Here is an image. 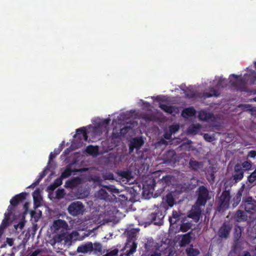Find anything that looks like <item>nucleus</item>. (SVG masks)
Here are the masks:
<instances>
[{"label":"nucleus","instance_id":"nucleus-1","mask_svg":"<svg viewBox=\"0 0 256 256\" xmlns=\"http://www.w3.org/2000/svg\"><path fill=\"white\" fill-rule=\"evenodd\" d=\"M110 121V118L106 119L95 118L92 120L94 126L90 125L76 130V134L74 136V140L72 147L76 148L80 146L84 141L87 140V134L94 139H99L102 135L106 136L108 133L107 127Z\"/></svg>","mask_w":256,"mask_h":256},{"label":"nucleus","instance_id":"nucleus-2","mask_svg":"<svg viewBox=\"0 0 256 256\" xmlns=\"http://www.w3.org/2000/svg\"><path fill=\"white\" fill-rule=\"evenodd\" d=\"M114 214L113 213L108 212L107 214H100L98 217H94L92 218H85L84 220L82 222V220H78L76 222L74 220L70 221V224L72 225V227L74 228L79 230H83L86 228H81V226H73L76 223V224L83 223L84 227L85 225H92L93 223H96L100 225L104 224L106 223L112 222L114 220Z\"/></svg>","mask_w":256,"mask_h":256},{"label":"nucleus","instance_id":"nucleus-3","mask_svg":"<svg viewBox=\"0 0 256 256\" xmlns=\"http://www.w3.org/2000/svg\"><path fill=\"white\" fill-rule=\"evenodd\" d=\"M208 192L205 187L202 186L198 188V198L188 216L192 218L195 222H198L201 214L200 206H204L206 200L209 199Z\"/></svg>","mask_w":256,"mask_h":256},{"label":"nucleus","instance_id":"nucleus-4","mask_svg":"<svg viewBox=\"0 0 256 256\" xmlns=\"http://www.w3.org/2000/svg\"><path fill=\"white\" fill-rule=\"evenodd\" d=\"M256 80V72L252 70H248V73L243 78L232 74L229 78L230 84L236 88L242 90V87L246 84H254Z\"/></svg>","mask_w":256,"mask_h":256},{"label":"nucleus","instance_id":"nucleus-5","mask_svg":"<svg viewBox=\"0 0 256 256\" xmlns=\"http://www.w3.org/2000/svg\"><path fill=\"white\" fill-rule=\"evenodd\" d=\"M68 230L69 226L65 220L61 219L54 220L50 226V230L54 234V244L62 242L63 238Z\"/></svg>","mask_w":256,"mask_h":256},{"label":"nucleus","instance_id":"nucleus-6","mask_svg":"<svg viewBox=\"0 0 256 256\" xmlns=\"http://www.w3.org/2000/svg\"><path fill=\"white\" fill-rule=\"evenodd\" d=\"M138 232L136 228H132L128 231V241L124 246L126 254L125 256H130L136 250L137 244L136 242V238Z\"/></svg>","mask_w":256,"mask_h":256},{"label":"nucleus","instance_id":"nucleus-7","mask_svg":"<svg viewBox=\"0 0 256 256\" xmlns=\"http://www.w3.org/2000/svg\"><path fill=\"white\" fill-rule=\"evenodd\" d=\"M210 92L204 93L205 97L209 98L212 96H218L220 88H223L226 86V80L219 76L216 77L215 79L212 82H210Z\"/></svg>","mask_w":256,"mask_h":256},{"label":"nucleus","instance_id":"nucleus-8","mask_svg":"<svg viewBox=\"0 0 256 256\" xmlns=\"http://www.w3.org/2000/svg\"><path fill=\"white\" fill-rule=\"evenodd\" d=\"M126 118L124 114H122L118 116V119L113 120L112 125L114 126L113 136L115 138L118 137L121 135L124 134L130 128V126H124L122 128V122H123Z\"/></svg>","mask_w":256,"mask_h":256},{"label":"nucleus","instance_id":"nucleus-9","mask_svg":"<svg viewBox=\"0 0 256 256\" xmlns=\"http://www.w3.org/2000/svg\"><path fill=\"white\" fill-rule=\"evenodd\" d=\"M68 213L74 216L82 215L85 212L84 205L79 201L71 203L68 208Z\"/></svg>","mask_w":256,"mask_h":256},{"label":"nucleus","instance_id":"nucleus-10","mask_svg":"<svg viewBox=\"0 0 256 256\" xmlns=\"http://www.w3.org/2000/svg\"><path fill=\"white\" fill-rule=\"evenodd\" d=\"M108 192L112 194H118L120 191L114 186L103 187L96 194V196L99 198L109 200Z\"/></svg>","mask_w":256,"mask_h":256},{"label":"nucleus","instance_id":"nucleus-11","mask_svg":"<svg viewBox=\"0 0 256 256\" xmlns=\"http://www.w3.org/2000/svg\"><path fill=\"white\" fill-rule=\"evenodd\" d=\"M192 238L190 234L178 235L174 240V246L176 247H184L189 244Z\"/></svg>","mask_w":256,"mask_h":256},{"label":"nucleus","instance_id":"nucleus-12","mask_svg":"<svg viewBox=\"0 0 256 256\" xmlns=\"http://www.w3.org/2000/svg\"><path fill=\"white\" fill-rule=\"evenodd\" d=\"M242 206L247 212L252 213L256 212V202L253 200L252 198H248L243 201Z\"/></svg>","mask_w":256,"mask_h":256},{"label":"nucleus","instance_id":"nucleus-13","mask_svg":"<svg viewBox=\"0 0 256 256\" xmlns=\"http://www.w3.org/2000/svg\"><path fill=\"white\" fill-rule=\"evenodd\" d=\"M230 200V194L228 192H224L220 197V206L222 210H226L228 208Z\"/></svg>","mask_w":256,"mask_h":256},{"label":"nucleus","instance_id":"nucleus-14","mask_svg":"<svg viewBox=\"0 0 256 256\" xmlns=\"http://www.w3.org/2000/svg\"><path fill=\"white\" fill-rule=\"evenodd\" d=\"M78 233L76 231H74L69 234L68 232L64 238H63V242L64 244L70 245L72 240H76L78 238Z\"/></svg>","mask_w":256,"mask_h":256},{"label":"nucleus","instance_id":"nucleus-15","mask_svg":"<svg viewBox=\"0 0 256 256\" xmlns=\"http://www.w3.org/2000/svg\"><path fill=\"white\" fill-rule=\"evenodd\" d=\"M144 140L141 138L132 139L130 144V152H132L134 148H139L144 144Z\"/></svg>","mask_w":256,"mask_h":256},{"label":"nucleus","instance_id":"nucleus-16","mask_svg":"<svg viewBox=\"0 0 256 256\" xmlns=\"http://www.w3.org/2000/svg\"><path fill=\"white\" fill-rule=\"evenodd\" d=\"M244 178V172L242 168L241 165L237 164L234 166V178L236 182L240 181Z\"/></svg>","mask_w":256,"mask_h":256},{"label":"nucleus","instance_id":"nucleus-17","mask_svg":"<svg viewBox=\"0 0 256 256\" xmlns=\"http://www.w3.org/2000/svg\"><path fill=\"white\" fill-rule=\"evenodd\" d=\"M160 108L166 112L172 114L174 116L178 114L179 112V110L178 108L169 105L161 104L160 105Z\"/></svg>","mask_w":256,"mask_h":256},{"label":"nucleus","instance_id":"nucleus-18","mask_svg":"<svg viewBox=\"0 0 256 256\" xmlns=\"http://www.w3.org/2000/svg\"><path fill=\"white\" fill-rule=\"evenodd\" d=\"M92 243L91 242H88L84 244H82L78 246L77 250L79 252L88 253L92 252Z\"/></svg>","mask_w":256,"mask_h":256},{"label":"nucleus","instance_id":"nucleus-19","mask_svg":"<svg viewBox=\"0 0 256 256\" xmlns=\"http://www.w3.org/2000/svg\"><path fill=\"white\" fill-rule=\"evenodd\" d=\"M34 201V208L40 206L42 204V196L39 190H36L32 194Z\"/></svg>","mask_w":256,"mask_h":256},{"label":"nucleus","instance_id":"nucleus-20","mask_svg":"<svg viewBox=\"0 0 256 256\" xmlns=\"http://www.w3.org/2000/svg\"><path fill=\"white\" fill-rule=\"evenodd\" d=\"M230 228L229 226L224 224L219 230L218 235L221 238H226L229 234Z\"/></svg>","mask_w":256,"mask_h":256},{"label":"nucleus","instance_id":"nucleus-21","mask_svg":"<svg viewBox=\"0 0 256 256\" xmlns=\"http://www.w3.org/2000/svg\"><path fill=\"white\" fill-rule=\"evenodd\" d=\"M82 182V180L80 178H76L67 181L65 184L66 188H72L77 186Z\"/></svg>","mask_w":256,"mask_h":256},{"label":"nucleus","instance_id":"nucleus-22","mask_svg":"<svg viewBox=\"0 0 256 256\" xmlns=\"http://www.w3.org/2000/svg\"><path fill=\"white\" fill-rule=\"evenodd\" d=\"M196 114V110L193 108H188L184 109L182 112V116L184 118L194 116Z\"/></svg>","mask_w":256,"mask_h":256},{"label":"nucleus","instance_id":"nucleus-23","mask_svg":"<svg viewBox=\"0 0 256 256\" xmlns=\"http://www.w3.org/2000/svg\"><path fill=\"white\" fill-rule=\"evenodd\" d=\"M198 117L202 120H208L212 118V114L204 110L200 112Z\"/></svg>","mask_w":256,"mask_h":256},{"label":"nucleus","instance_id":"nucleus-24","mask_svg":"<svg viewBox=\"0 0 256 256\" xmlns=\"http://www.w3.org/2000/svg\"><path fill=\"white\" fill-rule=\"evenodd\" d=\"M246 213L242 210H238L235 215V218L238 222L244 221L246 220Z\"/></svg>","mask_w":256,"mask_h":256},{"label":"nucleus","instance_id":"nucleus-25","mask_svg":"<svg viewBox=\"0 0 256 256\" xmlns=\"http://www.w3.org/2000/svg\"><path fill=\"white\" fill-rule=\"evenodd\" d=\"M24 198V195L23 194L16 195L12 199L10 200V204L14 206H16L19 202L22 200V199Z\"/></svg>","mask_w":256,"mask_h":256},{"label":"nucleus","instance_id":"nucleus-26","mask_svg":"<svg viewBox=\"0 0 256 256\" xmlns=\"http://www.w3.org/2000/svg\"><path fill=\"white\" fill-rule=\"evenodd\" d=\"M164 200L170 207L172 206L174 204V200L172 193L168 194Z\"/></svg>","mask_w":256,"mask_h":256},{"label":"nucleus","instance_id":"nucleus-27","mask_svg":"<svg viewBox=\"0 0 256 256\" xmlns=\"http://www.w3.org/2000/svg\"><path fill=\"white\" fill-rule=\"evenodd\" d=\"M102 251V246L100 243L96 242L92 244V252L94 254H98Z\"/></svg>","mask_w":256,"mask_h":256},{"label":"nucleus","instance_id":"nucleus-28","mask_svg":"<svg viewBox=\"0 0 256 256\" xmlns=\"http://www.w3.org/2000/svg\"><path fill=\"white\" fill-rule=\"evenodd\" d=\"M31 217L34 219V222H38L42 216V212L40 210H36L30 212Z\"/></svg>","mask_w":256,"mask_h":256},{"label":"nucleus","instance_id":"nucleus-29","mask_svg":"<svg viewBox=\"0 0 256 256\" xmlns=\"http://www.w3.org/2000/svg\"><path fill=\"white\" fill-rule=\"evenodd\" d=\"M86 152L92 156H96L98 153V148L97 146H88L86 148Z\"/></svg>","mask_w":256,"mask_h":256},{"label":"nucleus","instance_id":"nucleus-30","mask_svg":"<svg viewBox=\"0 0 256 256\" xmlns=\"http://www.w3.org/2000/svg\"><path fill=\"white\" fill-rule=\"evenodd\" d=\"M200 126L199 124H192L190 126L188 129V132L192 134H195L199 131L200 130Z\"/></svg>","mask_w":256,"mask_h":256},{"label":"nucleus","instance_id":"nucleus-31","mask_svg":"<svg viewBox=\"0 0 256 256\" xmlns=\"http://www.w3.org/2000/svg\"><path fill=\"white\" fill-rule=\"evenodd\" d=\"M186 251L188 256H197L200 254L199 250L193 248H190Z\"/></svg>","mask_w":256,"mask_h":256},{"label":"nucleus","instance_id":"nucleus-32","mask_svg":"<svg viewBox=\"0 0 256 256\" xmlns=\"http://www.w3.org/2000/svg\"><path fill=\"white\" fill-rule=\"evenodd\" d=\"M179 214L176 211L173 212L172 216L170 218L169 221L170 224H174L176 222Z\"/></svg>","mask_w":256,"mask_h":256},{"label":"nucleus","instance_id":"nucleus-33","mask_svg":"<svg viewBox=\"0 0 256 256\" xmlns=\"http://www.w3.org/2000/svg\"><path fill=\"white\" fill-rule=\"evenodd\" d=\"M63 178H62V176L57 178L54 182V184L53 185H51L50 186V188L52 190H54L56 187L60 186L62 184V179Z\"/></svg>","mask_w":256,"mask_h":256},{"label":"nucleus","instance_id":"nucleus-34","mask_svg":"<svg viewBox=\"0 0 256 256\" xmlns=\"http://www.w3.org/2000/svg\"><path fill=\"white\" fill-rule=\"evenodd\" d=\"M248 180L250 184H253L256 180V170L248 176Z\"/></svg>","mask_w":256,"mask_h":256},{"label":"nucleus","instance_id":"nucleus-35","mask_svg":"<svg viewBox=\"0 0 256 256\" xmlns=\"http://www.w3.org/2000/svg\"><path fill=\"white\" fill-rule=\"evenodd\" d=\"M192 227V224L189 222L183 223L180 226V230L183 232H186L189 230Z\"/></svg>","mask_w":256,"mask_h":256},{"label":"nucleus","instance_id":"nucleus-36","mask_svg":"<svg viewBox=\"0 0 256 256\" xmlns=\"http://www.w3.org/2000/svg\"><path fill=\"white\" fill-rule=\"evenodd\" d=\"M241 200V194L240 193L238 194L234 198V203L232 204L233 206H236L240 202Z\"/></svg>","mask_w":256,"mask_h":256},{"label":"nucleus","instance_id":"nucleus-37","mask_svg":"<svg viewBox=\"0 0 256 256\" xmlns=\"http://www.w3.org/2000/svg\"><path fill=\"white\" fill-rule=\"evenodd\" d=\"M46 169H45L40 174V178L39 180H38L36 182H35L34 183H33L32 184H31L28 188H34L36 186L40 180H41L44 176L46 174Z\"/></svg>","mask_w":256,"mask_h":256},{"label":"nucleus","instance_id":"nucleus-38","mask_svg":"<svg viewBox=\"0 0 256 256\" xmlns=\"http://www.w3.org/2000/svg\"><path fill=\"white\" fill-rule=\"evenodd\" d=\"M242 166L245 170H248L251 169L252 165L250 162L246 161L242 164Z\"/></svg>","mask_w":256,"mask_h":256},{"label":"nucleus","instance_id":"nucleus-39","mask_svg":"<svg viewBox=\"0 0 256 256\" xmlns=\"http://www.w3.org/2000/svg\"><path fill=\"white\" fill-rule=\"evenodd\" d=\"M64 196V191L63 189H58L56 192V198L58 199L62 198Z\"/></svg>","mask_w":256,"mask_h":256},{"label":"nucleus","instance_id":"nucleus-40","mask_svg":"<svg viewBox=\"0 0 256 256\" xmlns=\"http://www.w3.org/2000/svg\"><path fill=\"white\" fill-rule=\"evenodd\" d=\"M180 128L178 124H174L170 127V132L171 134L176 133Z\"/></svg>","mask_w":256,"mask_h":256},{"label":"nucleus","instance_id":"nucleus-41","mask_svg":"<svg viewBox=\"0 0 256 256\" xmlns=\"http://www.w3.org/2000/svg\"><path fill=\"white\" fill-rule=\"evenodd\" d=\"M71 170L69 168H66L62 174V178H66L71 174Z\"/></svg>","mask_w":256,"mask_h":256},{"label":"nucleus","instance_id":"nucleus-42","mask_svg":"<svg viewBox=\"0 0 256 256\" xmlns=\"http://www.w3.org/2000/svg\"><path fill=\"white\" fill-rule=\"evenodd\" d=\"M204 138L205 140H206V141L209 142H212L214 140V136H212L208 134H205L204 136Z\"/></svg>","mask_w":256,"mask_h":256},{"label":"nucleus","instance_id":"nucleus-43","mask_svg":"<svg viewBox=\"0 0 256 256\" xmlns=\"http://www.w3.org/2000/svg\"><path fill=\"white\" fill-rule=\"evenodd\" d=\"M24 222L21 221L18 224H15L14 226L16 230H18V228H19L20 230H22L24 226Z\"/></svg>","mask_w":256,"mask_h":256},{"label":"nucleus","instance_id":"nucleus-44","mask_svg":"<svg viewBox=\"0 0 256 256\" xmlns=\"http://www.w3.org/2000/svg\"><path fill=\"white\" fill-rule=\"evenodd\" d=\"M122 176L123 178L126 179V181L128 182L130 179V174L128 172H123L122 173Z\"/></svg>","mask_w":256,"mask_h":256},{"label":"nucleus","instance_id":"nucleus-45","mask_svg":"<svg viewBox=\"0 0 256 256\" xmlns=\"http://www.w3.org/2000/svg\"><path fill=\"white\" fill-rule=\"evenodd\" d=\"M140 104L142 105H144V106L146 108L148 109L150 107V104L147 102H144L142 100H140Z\"/></svg>","mask_w":256,"mask_h":256},{"label":"nucleus","instance_id":"nucleus-46","mask_svg":"<svg viewBox=\"0 0 256 256\" xmlns=\"http://www.w3.org/2000/svg\"><path fill=\"white\" fill-rule=\"evenodd\" d=\"M256 156V152L254 150H251L248 152V156L250 158H254Z\"/></svg>","mask_w":256,"mask_h":256},{"label":"nucleus","instance_id":"nucleus-47","mask_svg":"<svg viewBox=\"0 0 256 256\" xmlns=\"http://www.w3.org/2000/svg\"><path fill=\"white\" fill-rule=\"evenodd\" d=\"M252 232L253 233L254 236H253L256 237V222H255V224L253 226L252 228Z\"/></svg>","mask_w":256,"mask_h":256},{"label":"nucleus","instance_id":"nucleus-48","mask_svg":"<svg viewBox=\"0 0 256 256\" xmlns=\"http://www.w3.org/2000/svg\"><path fill=\"white\" fill-rule=\"evenodd\" d=\"M190 166L192 167L193 168H194V166H197L198 164V163L197 162H196V161H192V160H191L190 162Z\"/></svg>","mask_w":256,"mask_h":256},{"label":"nucleus","instance_id":"nucleus-49","mask_svg":"<svg viewBox=\"0 0 256 256\" xmlns=\"http://www.w3.org/2000/svg\"><path fill=\"white\" fill-rule=\"evenodd\" d=\"M118 252V250H112V252H110L106 256H110V255L115 256V255L117 254Z\"/></svg>","mask_w":256,"mask_h":256},{"label":"nucleus","instance_id":"nucleus-50","mask_svg":"<svg viewBox=\"0 0 256 256\" xmlns=\"http://www.w3.org/2000/svg\"><path fill=\"white\" fill-rule=\"evenodd\" d=\"M172 134H171L170 132V134H167V133H166L164 135V136L165 138L167 139V140H170L172 138Z\"/></svg>","mask_w":256,"mask_h":256},{"label":"nucleus","instance_id":"nucleus-51","mask_svg":"<svg viewBox=\"0 0 256 256\" xmlns=\"http://www.w3.org/2000/svg\"><path fill=\"white\" fill-rule=\"evenodd\" d=\"M150 256H160V253L158 251L155 252L150 254Z\"/></svg>","mask_w":256,"mask_h":256},{"label":"nucleus","instance_id":"nucleus-52","mask_svg":"<svg viewBox=\"0 0 256 256\" xmlns=\"http://www.w3.org/2000/svg\"><path fill=\"white\" fill-rule=\"evenodd\" d=\"M28 205H29V204L28 203H26L25 204L24 206V207L25 208V212H24V214H27L28 212Z\"/></svg>","mask_w":256,"mask_h":256},{"label":"nucleus","instance_id":"nucleus-53","mask_svg":"<svg viewBox=\"0 0 256 256\" xmlns=\"http://www.w3.org/2000/svg\"><path fill=\"white\" fill-rule=\"evenodd\" d=\"M56 156L52 152L50 154V160H52L53 158H54Z\"/></svg>","mask_w":256,"mask_h":256},{"label":"nucleus","instance_id":"nucleus-54","mask_svg":"<svg viewBox=\"0 0 256 256\" xmlns=\"http://www.w3.org/2000/svg\"><path fill=\"white\" fill-rule=\"evenodd\" d=\"M60 150H54V152H52L56 156L57 154H58L59 153H60Z\"/></svg>","mask_w":256,"mask_h":256},{"label":"nucleus","instance_id":"nucleus-55","mask_svg":"<svg viewBox=\"0 0 256 256\" xmlns=\"http://www.w3.org/2000/svg\"><path fill=\"white\" fill-rule=\"evenodd\" d=\"M236 230L238 232V234H240V228L239 227L236 228Z\"/></svg>","mask_w":256,"mask_h":256},{"label":"nucleus","instance_id":"nucleus-56","mask_svg":"<svg viewBox=\"0 0 256 256\" xmlns=\"http://www.w3.org/2000/svg\"><path fill=\"white\" fill-rule=\"evenodd\" d=\"M243 256H251L248 252H244Z\"/></svg>","mask_w":256,"mask_h":256},{"label":"nucleus","instance_id":"nucleus-57","mask_svg":"<svg viewBox=\"0 0 256 256\" xmlns=\"http://www.w3.org/2000/svg\"><path fill=\"white\" fill-rule=\"evenodd\" d=\"M186 94L188 96H189V97H193V96H194V94H192L191 95H189L188 94Z\"/></svg>","mask_w":256,"mask_h":256},{"label":"nucleus","instance_id":"nucleus-58","mask_svg":"<svg viewBox=\"0 0 256 256\" xmlns=\"http://www.w3.org/2000/svg\"><path fill=\"white\" fill-rule=\"evenodd\" d=\"M254 64L255 67L256 68V62Z\"/></svg>","mask_w":256,"mask_h":256},{"label":"nucleus","instance_id":"nucleus-59","mask_svg":"<svg viewBox=\"0 0 256 256\" xmlns=\"http://www.w3.org/2000/svg\"><path fill=\"white\" fill-rule=\"evenodd\" d=\"M254 100L256 102V98L254 99Z\"/></svg>","mask_w":256,"mask_h":256},{"label":"nucleus","instance_id":"nucleus-60","mask_svg":"<svg viewBox=\"0 0 256 256\" xmlns=\"http://www.w3.org/2000/svg\"><path fill=\"white\" fill-rule=\"evenodd\" d=\"M112 178V176L110 175L109 178Z\"/></svg>","mask_w":256,"mask_h":256},{"label":"nucleus","instance_id":"nucleus-61","mask_svg":"<svg viewBox=\"0 0 256 256\" xmlns=\"http://www.w3.org/2000/svg\"><path fill=\"white\" fill-rule=\"evenodd\" d=\"M96 228H93V230H92L91 232H92V231L94 230H96Z\"/></svg>","mask_w":256,"mask_h":256},{"label":"nucleus","instance_id":"nucleus-62","mask_svg":"<svg viewBox=\"0 0 256 256\" xmlns=\"http://www.w3.org/2000/svg\"><path fill=\"white\" fill-rule=\"evenodd\" d=\"M123 196H124V195H120V196H122V197Z\"/></svg>","mask_w":256,"mask_h":256}]
</instances>
